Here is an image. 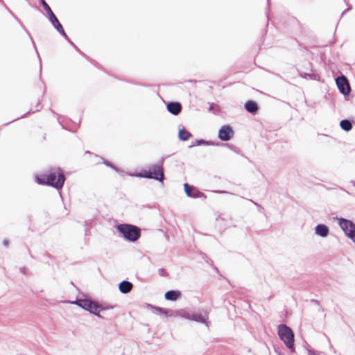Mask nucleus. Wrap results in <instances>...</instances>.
<instances>
[{
    "label": "nucleus",
    "mask_w": 355,
    "mask_h": 355,
    "mask_svg": "<svg viewBox=\"0 0 355 355\" xmlns=\"http://www.w3.org/2000/svg\"><path fill=\"white\" fill-rule=\"evenodd\" d=\"M36 180L39 184L51 185L58 189L62 187L64 182V177L61 173L53 172L48 175H37L36 176Z\"/></svg>",
    "instance_id": "obj_1"
},
{
    "label": "nucleus",
    "mask_w": 355,
    "mask_h": 355,
    "mask_svg": "<svg viewBox=\"0 0 355 355\" xmlns=\"http://www.w3.org/2000/svg\"><path fill=\"white\" fill-rule=\"evenodd\" d=\"M278 335L286 346L292 352H294L295 340L292 329L286 324H280L278 326Z\"/></svg>",
    "instance_id": "obj_2"
},
{
    "label": "nucleus",
    "mask_w": 355,
    "mask_h": 355,
    "mask_svg": "<svg viewBox=\"0 0 355 355\" xmlns=\"http://www.w3.org/2000/svg\"><path fill=\"white\" fill-rule=\"evenodd\" d=\"M116 229L128 241H135L140 237V229L132 225L121 224Z\"/></svg>",
    "instance_id": "obj_3"
},
{
    "label": "nucleus",
    "mask_w": 355,
    "mask_h": 355,
    "mask_svg": "<svg viewBox=\"0 0 355 355\" xmlns=\"http://www.w3.org/2000/svg\"><path fill=\"white\" fill-rule=\"evenodd\" d=\"M340 226L345 234L355 242V225L348 220L341 219Z\"/></svg>",
    "instance_id": "obj_4"
},
{
    "label": "nucleus",
    "mask_w": 355,
    "mask_h": 355,
    "mask_svg": "<svg viewBox=\"0 0 355 355\" xmlns=\"http://www.w3.org/2000/svg\"><path fill=\"white\" fill-rule=\"evenodd\" d=\"M336 82L340 92L343 95L346 96L350 93V86L346 77L344 76L338 77Z\"/></svg>",
    "instance_id": "obj_5"
},
{
    "label": "nucleus",
    "mask_w": 355,
    "mask_h": 355,
    "mask_svg": "<svg viewBox=\"0 0 355 355\" xmlns=\"http://www.w3.org/2000/svg\"><path fill=\"white\" fill-rule=\"evenodd\" d=\"M233 135L232 128L229 125H224L219 130L218 137L223 141H227L231 139Z\"/></svg>",
    "instance_id": "obj_6"
},
{
    "label": "nucleus",
    "mask_w": 355,
    "mask_h": 355,
    "mask_svg": "<svg viewBox=\"0 0 355 355\" xmlns=\"http://www.w3.org/2000/svg\"><path fill=\"white\" fill-rule=\"evenodd\" d=\"M184 191L189 198H199L202 197V194L196 188L190 187L188 184H184Z\"/></svg>",
    "instance_id": "obj_7"
},
{
    "label": "nucleus",
    "mask_w": 355,
    "mask_h": 355,
    "mask_svg": "<svg viewBox=\"0 0 355 355\" xmlns=\"http://www.w3.org/2000/svg\"><path fill=\"white\" fill-rule=\"evenodd\" d=\"M112 308V306H103L102 304H99L96 302L90 300V313L99 316V313L103 310H107Z\"/></svg>",
    "instance_id": "obj_8"
},
{
    "label": "nucleus",
    "mask_w": 355,
    "mask_h": 355,
    "mask_svg": "<svg viewBox=\"0 0 355 355\" xmlns=\"http://www.w3.org/2000/svg\"><path fill=\"white\" fill-rule=\"evenodd\" d=\"M132 284L128 281H123L119 284V288L122 293H128L132 289Z\"/></svg>",
    "instance_id": "obj_9"
},
{
    "label": "nucleus",
    "mask_w": 355,
    "mask_h": 355,
    "mask_svg": "<svg viewBox=\"0 0 355 355\" xmlns=\"http://www.w3.org/2000/svg\"><path fill=\"white\" fill-rule=\"evenodd\" d=\"M165 298L167 300L175 301L181 296V293L178 291H169L165 293Z\"/></svg>",
    "instance_id": "obj_10"
},
{
    "label": "nucleus",
    "mask_w": 355,
    "mask_h": 355,
    "mask_svg": "<svg viewBox=\"0 0 355 355\" xmlns=\"http://www.w3.org/2000/svg\"><path fill=\"white\" fill-rule=\"evenodd\" d=\"M167 108L171 113L178 114L181 110V105L178 103H171L168 104Z\"/></svg>",
    "instance_id": "obj_11"
},
{
    "label": "nucleus",
    "mask_w": 355,
    "mask_h": 355,
    "mask_svg": "<svg viewBox=\"0 0 355 355\" xmlns=\"http://www.w3.org/2000/svg\"><path fill=\"white\" fill-rule=\"evenodd\" d=\"M316 234L324 237L328 235L329 233V229L328 227L324 225H318L315 228Z\"/></svg>",
    "instance_id": "obj_12"
},
{
    "label": "nucleus",
    "mask_w": 355,
    "mask_h": 355,
    "mask_svg": "<svg viewBox=\"0 0 355 355\" xmlns=\"http://www.w3.org/2000/svg\"><path fill=\"white\" fill-rule=\"evenodd\" d=\"M147 177L162 180L163 179L164 175L162 171V169L159 167H157L156 168H155L154 172L150 173V175H148Z\"/></svg>",
    "instance_id": "obj_13"
},
{
    "label": "nucleus",
    "mask_w": 355,
    "mask_h": 355,
    "mask_svg": "<svg viewBox=\"0 0 355 355\" xmlns=\"http://www.w3.org/2000/svg\"><path fill=\"white\" fill-rule=\"evenodd\" d=\"M178 137L181 140L187 141L190 138L191 134L185 129H181L179 130Z\"/></svg>",
    "instance_id": "obj_14"
},
{
    "label": "nucleus",
    "mask_w": 355,
    "mask_h": 355,
    "mask_svg": "<svg viewBox=\"0 0 355 355\" xmlns=\"http://www.w3.org/2000/svg\"><path fill=\"white\" fill-rule=\"evenodd\" d=\"M245 107L250 112H254L257 110V104L253 101L247 102Z\"/></svg>",
    "instance_id": "obj_15"
},
{
    "label": "nucleus",
    "mask_w": 355,
    "mask_h": 355,
    "mask_svg": "<svg viewBox=\"0 0 355 355\" xmlns=\"http://www.w3.org/2000/svg\"><path fill=\"white\" fill-rule=\"evenodd\" d=\"M340 127L345 131H349L352 129V125L349 121L343 120L340 122Z\"/></svg>",
    "instance_id": "obj_16"
},
{
    "label": "nucleus",
    "mask_w": 355,
    "mask_h": 355,
    "mask_svg": "<svg viewBox=\"0 0 355 355\" xmlns=\"http://www.w3.org/2000/svg\"><path fill=\"white\" fill-rule=\"evenodd\" d=\"M76 303L83 309L89 310V300H78Z\"/></svg>",
    "instance_id": "obj_17"
},
{
    "label": "nucleus",
    "mask_w": 355,
    "mask_h": 355,
    "mask_svg": "<svg viewBox=\"0 0 355 355\" xmlns=\"http://www.w3.org/2000/svg\"><path fill=\"white\" fill-rule=\"evenodd\" d=\"M49 15V19L50 20V21L52 23H58V19L57 17H55V15L53 14V12H51L48 14Z\"/></svg>",
    "instance_id": "obj_18"
},
{
    "label": "nucleus",
    "mask_w": 355,
    "mask_h": 355,
    "mask_svg": "<svg viewBox=\"0 0 355 355\" xmlns=\"http://www.w3.org/2000/svg\"><path fill=\"white\" fill-rule=\"evenodd\" d=\"M42 6L44 7V9L47 12V14H49V12H52V10H51V8L49 6V5L44 0L42 1Z\"/></svg>",
    "instance_id": "obj_19"
},
{
    "label": "nucleus",
    "mask_w": 355,
    "mask_h": 355,
    "mask_svg": "<svg viewBox=\"0 0 355 355\" xmlns=\"http://www.w3.org/2000/svg\"><path fill=\"white\" fill-rule=\"evenodd\" d=\"M55 28L57 29V31L58 32H60V33H62V35H65V33H64V31L62 26L61 24H58V26L55 27Z\"/></svg>",
    "instance_id": "obj_20"
},
{
    "label": "nucleus",
    "mask_w": 355,
    "mask_h": 355,
    "mask_svg": "<svg viewBox=\"0 0 355 355\" xmlns=\"http://www.w3.org/2000/svg\"><path fill=\"white\" fill-rule=\"evenodd\" d=\"M192 318L196 321L203 322L205 320L204 318H202L200 315H193Z\"/></svg>",
    "instance_id": "obj_21"
},
{
    "label": "nucleus",
    "mask_w": 355,
    "mask_h": 355,
    "mask_svg": "<svg viewBox=\"0 0 355 355\" xmlns=\"http://www.w3.org/2000/svg\"><path fill=\"white\" fill-rule=\"evenodd\" d=\"M52 24L54 26V27L55 28L56 26H58V24H60L59 21L58 20V23H52Z\"/></svg>",
    "instance_id": "obj_22"
},
{
    "label": "nucleus",
    "mask_w": 355,
    "mask_h": 355,
    "mask_svg": "<svg viewBox=\"0 0 355 355\" xmlns=\"http://www.w3.org/2000/svg\"><path fill=\"white\" fill-rule=\"evenodd\" d=\"M52 24L54 26V27L55 28L56 26H58V24H60L59 21L58 20V23H52Z\"/></svg>",
    "instance_id": "obj_23"
},
{
    "label": "nucleus",
    "mask_w": 355,
    "mask_h": 355,
    "mask_svg": "<svg viewBox=\"0 0 355 355\" xmlns=\"http://www.w3.org/2000/svg\"><path fill=\"white\" fill-rule=\"evenodd\" d=\"M203 142H204L203 141H198V144H202Z\"/></svg>",
    "instance_id": "obj_24"
}]
</instances>
